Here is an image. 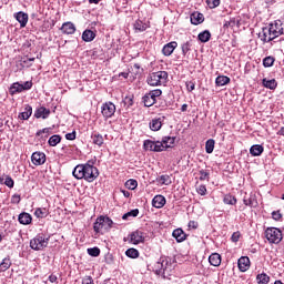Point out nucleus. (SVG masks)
Masks as SVG:
<instances>
[{
	"instance_id": "25",
	"label": "nucleus",
	"mask_w": 284,
	"mask_h": 284,
	"mask_svg": "<svg viewBox=\"0 0 284 284\" xmlns=\"http://www.w3.org/2000/svg\"><path fill=\"white\" fill-rule=\"evenodd\" d=\"M262 84L264 85V88H267L268 90H274L278 87V82H276V79L267 80V78H264L262 80Z\"/></svg>"
},
{
	"instance_id": "16",
	"label": "nucleus",
	"mask_w": 284,
	"mask_h": 284,
	"mask_svg": "<svg viewBox=\"0 0 284 284\" xmlns=\"http://www.w3.org/2000/svg\"><path fill=\"white\" fill-rule=\"evenodd\" d=\"M63 34H74L77 32V27L72 22H64L61 27Z\"/></svg>"
},
{
	"instance_id": "43",
	"label": "nucleus",
	"mask_w": 284,
	"mask_h": 284,
	"mask_svg": "<svg viewBox=\"0 0 284 284\" xmlns=\"http://www.w3.org/2000/svg\"><path fill=\"white\" fill-rule=\"evenodd\" d=\"M138 186L139 182H136L134 179H130L125 182V187H128V190H136Z\"/></svg>"
},
{
	"instance_id": "64",
	"label": "nucleus",
	"mask_w": 284,
	"mask_h": 284,
	"mask_svg": "<svg viewBox=\"0 0 284 284\" xmlns=\"http://www.w3.org/2000/svg\"><path fill=\"white\" fill-rule=\"evenodd\" d=\"M189 227H192V230H196L199 227V222L190 221L189 222Z\"/></svg>"
},
{
	"instance_id": "39",
	"label": "nucleus",
	"mask_w": 284,
	"mask_h": 284,
	"mask_svg": "<svg viewBox=\"0 0 284 284\" xmlns=\"http://www.w3.org/2000/svg\"><path fill=\"white\" fill-rule=\"evenodd\" d=\"M142 103H144V108H152V105H154V101H152V97H150V93H146L142 98Z\"/></svg>"
},
{
	"instance_id": "22",
	"label": "nucleus",
	"mask_w": 284,
	"mask_h": 284,
	"mask_svg": "<svg viewBox=\"0 0 284 284\" xmlns=\"http://www.w3.org/2000/svg\"><path fill=\"white\" fill-rule=\"evenodd\" d=\"M21 92H23V84L19 82H14L11 84L9 89V93L11 94V97H14V94H19Z\"/></svg>"
},
{
	"instance_id": "44",
	"label": "nucleus",
	"mask_w": 284,
	"mask_h": 284,
	"mask_svg": "<svg viewBox=\"0 0 284 284\" xmlns=\"http://www.w3.org/2000/svg\"><path fill=\"white\" fill-rule=\"evenodd\" d=\"M154 145H155V141H152V140H145L143 142L144 150H150V152H154Z\"/></svg>"
},
{
	"instance_id": "17",
	"label": "nucleus",
	"mask_w": 284,
	"mask_h": 284,
	"mask_svg": "<svg viewBox=\"0 0 284 284\" xmlns=\"http://www.w3.org/2000/svg\"><path fill=\"white\" fill-rule=\"evenodd\" d=\"M18 221L21 225H30V223H32V215H30V213L22 212L19 214Z\"/></svg>"
},
{
	"instance_id": "48",
	"label": "nucleus",
	"mask_w": 284,
	"mask_h": 284,
	"mask_svg": "<svg viewBox=\"0 0 284 284\" xmlns=\"http://www.w3.org/2000/svg\"><path fill=\"white\" fill-rule=\"evenodd\" d=\"M181 49H182V54H187L190 52V50H192V42L190 41H186L184 42L182 45H181Z\"/></svg>"
},
{
	"instance_id": "14",
	"label": "nucleus",
	"mask_w": 284,
	"mask_h": 284,
	"mask_svg": "<svg viewBox=\"0 0 284 284\" xmlns=\"http://www.w3.org/2000/svg\"><path fill=\"white\" fill-rule=\"evenodd\" d=\"M166 203L165 196L163 195H155L152 200L153 207H156V210H161Z\"/></svg>"
},
{
	"instance_id": "41",
	"label": "nucleus",
	"mask_w": 284,
	"mask_h": 284,
	"mask_svg": "<svg viewBox=\"0 0 284 284\" xmlns=\"http://www.w3.org/2000/svg\"><path fill=\"white\" fill-rule=\"evenodd\" d=\"M49 145H51V148H55V145H59V143H61V135H52L49 141H48Z\"/></svg>"
},
{
	"instance_id": "31",
	"label": "nucleus",
	"mask_w": 284,
	"mask_h": 284,
	"mask_svg": "<svg viewBox=\"0 0 284 284\" xmlns=\"http://www.w3.org/2000/svg\"><path fill=\"white\" fill-rule=\"evenodd\" d=\"M231 79L230 77H226V75H219L216 79H215V84L221 88L223 85H227V83H230Z\"/></svg>"
},
{
	"instance_id": "53",
	"label": "nucleus",
	"mask_w": 284,
	"mask_h": 284,
	"mask_svg": "<svg viewBox=\"0 0 284 284\" xmlns=\"http://www.w3.org/2000/svg\"><path fill=\"white\" fill-rule=\"evenodd\" d=\"M210 179V173L205 170L200 171V181H207Z\"/></svg>"
},
{
	"instance_id": "20",
	"label": "nucleus",
	"mask_w": 284,
	"mask_h": 284,
	"mask_svg": "<svg viewBox=\"0 0 284 284\" xmlns=\"http://www.w3.org/2000/svg\"><path fill=\"white\" fill-rule=\"evenodd\" d=\"M97 39V33L90 29H87L82 33V40L85 41V43H90L91 41H94Z\"/></svg>"
},
{
	"instance_id": "13",
	"label": "nucleus",
	"mask_w": 284,
	"mask_h": 284,
	"mask_svg": "<svg viewBox=\"0 0 284 284\" xmlns=\"http://www.w3.org/2000/svg\"><path fill=\"white\" fill-rule=\"evenodd\" d=\"M50 116V109H45V106H40L34 111L36 119H48Z\"/></svg>"
},
{
	"instance_id": "57",
	"label": "nucleus",
	"mask_w": 284,
	"mask_h": 284,
	"mask_svg": "<svg viewBox=\"0 0 284 284\" xmlns=\"http://www.w3.org/2000/svg\"><path fill=\"white\" fill-rule=\"evenodd\" d=\"M74 139H77V131H72L71 133L65 134L67 141H74Z\"/></svg>"
},
{
	"instance_id": "2",
	"label": "nucleus",
	"mask_w": 284,
	"mask_h": 284,
	"mask_svg": "<svg viewBox=\"0 0 284 284\" xmlns=\"http://www.w3.org/2000/svg\"><path fill=\"white\" fill-rule=\"evenodd\" d=\"M112 225H114L112 219L100 215L93 223V230L95 234H105V232H110V230H112Z\"/></svg>"
},
{
	"instance_id": "9",
	"label": "nucleus",
	"mask_w": 284,
	"mask_h": 284,
	"mask_svg": "<svg viewBox=\"0 0 284 284\" xmlns=\"http://www.w3.org/2000/svg\"><path fill=\"white\" fill-rule=\"evenodd\" d=\"M31 161L33 165H43V163H45V153L43 152L32 153Z\"/></svg>"
},
{
	"instance_id": "6",
	"label": "nucleus",
	"mask_w": 284,
	"mask_h": 284,
	"mask_svg": "<svg viewBox=\"0 0 284 284\" xmlns=\"http://www.w3.org/2000/svg\"><path fill=\"white\" fill-rule=\"evenodd\" d=\"M258 39H261L263 43H270V41H274V39H276L270 24L262 28V31L258 33Z\"/></svg>"
},
{
	"instance_id": "23",
	"label": "nucleus",
	"mask_w": 284,
	"mask_h": 284,
	"mask_svg": "<svg viewBox=\"0 0 284 284\" xmlns=\"http://www.w3.org/2000/svg\"><path fill=\"white\" fill-rule=\"evenodd\" d=\"M264 151H265V149L263 148V145L254 144L250 149V154L252 156H261V154H263Z\"/></svg>"
},
{
	"instance_id": "50",
	"label": "nucleus",
	"mask_w": 284,
	"mask_h": 284,
	"mask_svg": "<svg viewBox=\"0 0 284 284\" xmlns=\"http://www.w3.org/2000/svg\"><path fill=\"white\" fill-rule=\"evenodd\" d=\"M274 57H266L263 59V65L264 68H272V65H274Z\"/></svg>"
},
{
	"instance_id": "24",
	"label": "nucleus",
	"mask_w": 284,
	"mask_h": 284,
	"mask_svg": "<svg viewBox=\"0 0 284 284\" xmlns=\"http://www.w3.org/2000/svg\"><path fill=\"white\" fill-rule=\"evenodd\" d=\"M209 263L210 265H213V267H219L221 265V254L213 253L209 256Z\"/></svg>"
},
{
	"instance_id": "34",
	"label": "nucleus",
	"mask_w": 284,
	"mask_h": 284,
	"mask_svg": "<svg viewBox=\"0 0 284 284\" xmlns=\"http://www.w3.org/2000/svg\"><path fill=\"white\" fill-rule=\"evenodd\" d=\"M136 216H139V209H134V210L129 211L128 213H125L122 216V220L123 221H129L130 217L136 219Z\"/></svg>"
},
{
	"instance_id": "4",
	"label": "nucleus",
	"mask_w": 284,
	"mask_h": 284,
	"mask_svg": "<svg viewBox=\"0 0 284 284\" xmlns=\"http://www.w3.org/2000/svg\"><path fill=\"white\" fill-rule=\"evenodd\" d=\"M265 237L267 239L268 243L278 245L283 241V232L281 229L277 227H267L265 230Z\"/></svg>"
},
{
	"instance_id": "40",
	"label": "nucleus",
	"mask_w": 284,
	"mask_h": 284,
	"mask_svg": "<svg viewBox=\"0 0 284 284\" xmlns=\"http://www.w3.org/2000/svg\"><path fill=\"white\" fill-rule=\"evenodd\" d=\"M256 281L258 284H267L270 283V276L265 273L257 274Z\"/></svg>"
},
{
	"instance_id": "47",
	"label": "nucleus",
	"mask_w": 284,
	"mask_h": 284,
	"mask_svg": "<svg viewBox=\"0 0 284 284\" xmlns=\"http://www.w3.org/2000/svg\"><path fill=\"white\" fill-rule=\"evenodd\" d=\"M243 203L248 207H256V200L254 197H244Z\"/></svg>"
},
{
	"instance_id": "52",
	"label": "nucleus",
	"mask_w": 284,
	"mask_h": 284,
	"mask_svg": "<svg viewBox=\"0 0 284 284\" xmlns=\"http://www.w3.org/2000/svg\"><path fill=\"white\" fill-rule=\"evenodd\" d=\"M206 6H209L211 10L219 8V6H221V0H206Z\"/></svg>"
},
{
	"instance_id": "33",
	"label": "nucleus",
	"mask_w": 284,
	"mask_h": 284,
	"mask_svg": "<svg viewBox=\"0 0 284 284\" xmlns=\"http://www.w3.org/2000/svg\"><path fill=\"white\" fill-rule=\"evenodd\" d=\"M176 141V136H164L162 138V143H164V148H173Z\"/></svg>"
},
{
	"instance_id": "28",
	"label": "nucleus",
	"mask_w": 284,
	"mask_h": 284,
	"mask_svg": "<svg viewBox=\"0 0 284 284\" xmlns=\"http://www.w3.org/2000/svg\"><path fill=\"white\" fill-rule=\"evenodd\" d=\"M0 183L1 185H7V187H14V180H12V176L10 175H4L3 176H0Z\"/></svg>"
},
{
	"instance_id": "8",
	"label": "nucleus",
	"mask_w": 284,
	"mask_h": 284,
	"mask_svg": "<svg viewBox=\"0 0 284 284\" xmlns=\"http://www.w3.org/2000/svg\"><path fill=\"white\" fill-rule=\"evenodd\" d=\"M145 235L142 231H134L129 235V242L132 243V245H139L141 243H144Z\"/></svg>"
},
{
	"instance_id": "30",
	"label": "nucleus",
	"mask_w": 284,
	"mask_h": 284,
	"mask_svg": "<svg viewBox=\"0 0 284 284\" xmlns=\"http://www.w3.org/2000/svg\"><path fill=\"white\" fill-rule=\"evenodd\" d=\"M197 39H199V41H201V43H207V41H210V39H212V33H210L209 30H205V31L199 33Z\"/></svg>"
},
{
	"instance_id": "62",
	"label": "nucleus",
	"mask_w": 284,
	"mask_h": 284,
	"mask_svg": "<svg viewBox=\"0 0 284 284\" xmlns=\"http://www.w3.org/2000/svg\"><path fill=\"white\" fill-rule=\"evenodd\" d=\"M272 216H273L274 221H281V219L283 217V215L280 212H276V211H274L272 213Z\"/></svg>"
},
{
	"instance_id": "1",
	"label": "nucleus",
	"mask_w": 284,
	"mask_h": 284,
	"mask_svg": "<svg viewBox=\"0 0 284 284\" xmlns=\"http://www.w3.org/2000/svg\"><path fill=\"white\" fill-rule=\"evenodd\" d=\"M72 174L78 181L83 179L87 181V183H94V181L99 179V169L94 166V164H91L89 161L84 164H78L73 169Z\"/></svg>"
},
{
	"instance_id": "12",
	"label": "nucleus",
	"mask_w": 284,
	"mask_h": 284,
	"mask_svg": "<svg viewBox=\"0 0 284 284\" xmlns=\"http://www.w3.org/2000/svg\"><path fill=\"white\" fill-rule=\"evenodd\" d=\"M237 267L240 272H247L250 270V257L242 256L237 261Z\"/></svg>"
},
{
	"instance_id": "58",
	"label": "nucleus",
	"mask_w": 284,
	"mask_h": 284,
	"mask_svg": "<svg viewBox=\"0 0 284 284\" xmlns=\"http://www.w3.org/2000/svg\"><path fill=\"white\" fill-rule=\"evenodd\" d=\"M206 192H207V187H205V185H200L197 187V194H200L201 196H205Z\"/></svg>"
},
{
	"instance_id": "38",
	"label": "nucleus",
	"mask_w": 284,
	"mask_h": 284,
	"mask_svg": "<svg viewBox=\"0 0 284 284\" xmlns=\"http://www.w3.org/2000/svg\"><path fill=\"white\" fill-rule=\"evenodd\" d=\"M122 103L124 104V106L126 108V110L129 108H132L134 105V95H126Z\"/></svg>"
},
{
	"instance_id": "21",
	"label": "nucleus",
	"mask_w": 284,
	"mask_h": 284,
	"mask_svg": "<svg viewBox=\"0 0 284 284\" xmlns=\"http://www.w3.org/2000/svg\"><path fill=\"white\" fill-rule=\"evenodd\" d=\"M161 128H163V121L161 120V118L151 120L150 130H152V132H159Z\"/></svg>"
},
{
	"instance_id": "7",
	"label": "nucleus",
	"mask_w": 284,
	"mask_h": 284,
	"mask_svg": "<svg viewBox=\"0 0 284 284\" xmlns=\"http://www.w3.org/2000/svg\"><path fill=\"white\" fill-rule=\"evenodd\" d=\"M115 112H116V105H114V103L112 102H105L101 106V113L104 116V119H112Z\"/></svg>"
},
{
	"instance_id": "37",
	"label": "nucleus",
	"mask_w": 284,
	"mask_h": 284,
	"mask_svg": "<svg viewBox=\"0 0 284 284\" xmlns=\"http://www.w3.org/2000/svg\"><path fill=\"white\" fill-rule=\"evenodd\" d=\"M134 29L138 32H145L148 30V24L143 23V21H141V20H138L134 23Z\"/></svg>"
},
{
	"instance_id": "59",
	"label": "nucleus",
	"mask_w": 284,
	"mask_h": 284,
	"mask_svg": "<svg viewBox=\"0 0 284 284\" xmlns=\"http://www.w3.org/2000/svg\"><path fill=\"white\" fill-rule=\"evenodd\" d=\"M149 93H151L152 97H155L159 99V97H161V94H163V91L161 89H155V90L150 91Z\"/></svg>"
},
{
	"instance_id": "49",
	"label": "nucleus",
	"mask_w": 284,
	"mask_h": 284,
	"mask_svg": "<svg viewBox=\"0 0 284 284\" xmlns=\"http://www.w3.org/2000/svg\"><path fill=\"white\" fill-rule=\"evenodd\" d=\"M87 252H88L89 256H94V257H97V256H100V255H101V248H99V247H97V246H95V247L88 248Z\"/></svg>"
},
{
	"instance_id": "15",
	"label": "nucleus",
	"mask_w": 284,
	"mask_h": 284,
	"mask_svg": "<svg viewBox=\"0 0 284 284\" xmlns=\"http://www.w3.org/2000/svg\"><path fill=\"white\" fill-rule=\"evenodd\" d=\"M30 116H32V105L26 104L24 111L19 113L18 119H20L21 121H28Z\"/></svg>"
},
{
	"instance_id": "60",
	"label": "nucleus",
	"mask_w": 284,
	"mask_h": 284,
	"mask_svg": "<svg viewBox=\"0 0 284 284\" xmlns=\"http://www.w3.org/2000/svg\"><path fill=\"white\" fill-rule=\"evenodd\" d=\"M26 90H32V81H27L22 84V92Z\"/></svg>"
},
{
	"instance_id": "46",
	"label": "nucleus",
	"mask_w": 284,
	"mask_h": 284,
	"mask_svg": "<svg viewBox=\"0 0 284 284\" xmlns=\"http://www.w3.org/2000/svg\"><path fill=\"white\" fill-rule=\"evenodd\" d=\"M158 267H160L159 273L165 274L168 271V260H162L161 262H158Z\"/></svg>"
},
{
	"instance_id": "45",
	"label": "nucleus",
	"mask_w": 284,
	"mask_h": 284,
	"mask_svg": "<svg viewBox=\"0 0 284 284\" xmlns=\"http://www.w3.org/2000/svg\"><path fill=\"white\" fill-rule=\"evenodd\" d=\"M164 150H168V148L163 143V140L162 141H155L154 152H163Z\"/></svg>"
},
{
	"instance_id": "19",
	"label": "nucleus",
	"mask_w": 284,
	"mask_h": 284,
	"mask_svg": "<svg viewBox=\"0 0 284 284\" xmlns=\"http://www.w3.org/2000/svg\"><path fill=\"white\" fill-rule=\"evenodd\" d=\"M91 140H92V144L98 145L99 148H101V145H103L104 143L103 135L99 132H93L91 134Z\"/></svg>"
},
{
	"instance_id": "51",
	"label": "nucleus",
	"mask_w": 284,
	"mask_h": 284,
	"mask_svg": "<svg viewBox=\"0 0 284 284\" xmlns=\"http://www.w3.org/2000/svg\"><path fill=\"white\" fill-rule=\"evenodd\" d=\"M236 26V18H231L229 21H225L223 24L224 30L227 28H234Z\"/></svg>"
},
{
	"instance_id": "36",
	"label": "nucleus",
	"mask_w": 284,
	"mask_h": 284,
	"mask_svg": "<svg viewBox=\"0 0 284 284\" xmlns=\"http://www.w3.org/2000/svg\"><path fill=\"white\" fill-rule=\"evenodd\" d=\"M214 139H209L205 143V152L206 154H212V152H214Z\"/></svg>"
},
{
	"instance_id": "27",
	"label": "nucleus",
	"mask_w": 284,
	"mask_h": 284,
	"mask_svg": "<svg viewBox=\"0 0 284 284\" xmlns=\"http://www.w3.org/2000/svg\"><path fill=\"white\" fill-rule=\"evenodd\" d=\"M155 181L160 185H172V178L168 174L160 175Z\"/></svg>"
},
{
	"instance_id": "11",
	"label": "nucleus",
	"mask_w": 284,
	"mask_h": 284,
	"mask_svg": "<svg viewBox=\"0 0 284 284\" xmlns=\"http://www.w3.org/2000/svg\"><path fill=\"white\" fill-rule=\"evenodd\" d=\"M178 45L179 43H176V41L166 43L162 49V54H164V57H171L174 50H176Z\"/></svg>"
},
{
	"instance_id": "32",
	"label": "nucleus",
	"mask_w": 284,
	"mask_h": 284,
	"mask_svg": "<svg viewBox=\"0 0 284 284\" xmlns=\"http://www.w3.org/2000/svg\"><path fill=\"white\" fill-rule=\"evenodd\" d=\"M49 214L50 212L45 207H38L34 211V216H37V219H45Z\"/></svg>"
},
{
	"instance_id": "55",
	"label": "nucleus",
	"mask_w": 284,
	"mask_h": 284,
	"mask_svg": "<svg viewBox=\"0 0 284 284\" xmlns=\"http://www.w3.org/2000/svg\"><path fill=\"white\" fill-rule=\"evenodd\" d=\"M196 84L193 81H187L186 82V90L187 92H193V90H195Z\"/></svg>"
},
{
	"instance_id": "35",
	"label": "nucleus",
	"mask_w": 284,
	"mask_h": 284,
	"mask_svg": "<svg viewBox=\"0 0 284 284\" xmlns=\"http://www.w3.org/2000/svg\"><path fill=\"white\" fill-rule=\"evenodd\" d=\"M223 201H224L225 205H236V196H234L232 194L224 195Z\"/></svg>"
},
{
	"instance_id": "56",
	"label": "nucleus",
	"mask_w": 284,
	"mask_h": 284,
	"mask_svg": "<svg viewBox=\"0 0 284 284\" xmlns=\"http://www.w3.org/2000/svg\"><path fill=\"white\" fill-rule=\"evenodd\" d=\"M239 239H241V232H234L233 234H232V236H231V241L233 242V243H239Z\"/></svg>"
},
{
	"instance_id": "5",
	"label": "nucleus",
	"mask_w": 284,
	"mask_h": 284,
	"mask_svg": "<svg viewBox=\"0 0 284 284\" xmlns=\"http://www.w3.org/2000/svg\"><path fill=\"white\" fill-rule=\"evenodd\" d=\"M48 243H50V237H45L43 234H38L30 241V247L31 250L39 252L44 250V247H48Z\"/></svg>"
},
{
	"instance_id": "29",
	"label": "nucleus",
	"mask_w": 284,
	"mask_h": 284,
	"mask_svg": "<svg viewBox=\"0 0 284 284\" xmlns=\"http://www.w3.org/2000/svg\"><path fill=\"white\" fill-rule=\"evenodd\" d=\"M11 266H12V261L10 260V256L4 257L0 263V272H7V270H10Z\"/></svg>"
},
{
	"instance_id": "61",
	"label": "nucleus",
	"mask_w": 284,
	"mask_h": 284,
	"mask_svg": "<svg viewBox=\"0 0 284 284\" xmlns=\"http://www.w3.org/2000/svg\"><path fill=\"white\" fill-rule=\"evenodd\" d=\"M11 201L12 203H18V204L21 203V195L19 194L12 195Z\"/></svg>"
},
{
	"instance_id": "3",
	"label": "nucleus",
	"mask_w": 284,
	"mask_h": 284,
	"mask_svg": "<svg viewBox=\"0 0 284 284\" xmlns=\"http://www.w3.org/2000/svg\"><path fill=\"white\" fill-rule=\"evenodd\" d=\"M168 71L152 72L146 78V83L152 88H156L159 85H163V83H168Z\"/></svg>"
},
{
	"instance_id": "18",
	"label": "nucleus",
	"mask_w": 284,
	"mask_h": 284,
	"mask_svg": "<svg viewBox=\"0 0 284 284\" xmlns=\"http://www.w3.org/2000/svg\"><path fill=\"white\" fill-rule=\"evenodd\" d=\"M172 236L176 240L178 243H183V241H185V239L187 237L182 229H175L172 233Z\"/></svg>"
},
{
	"instance_id": "54",
	"label": "nucleus",
	"mask_w": 284,
	"mask_h": 284,
	"mask_svg": "<svg viewBox=\"0 0 284 284\" xmlns=\"http://www.w3.org/2000/svg\"><path fill=\"white\" fill-rule=\"evenodd\" d=\"M50 132H52V128H44L42 130H39L36 133V136H41V134H50Z\"/></svg>"
},
{
	"instance_id": "42",
	"label": "nucleus",
	"mask_w": 284,
	"mask_h": 284,
	"mask_svg": "<svg viewBox=\"0 0 284 284\" xmlns=\"http://www.w3.org/2000/svg\"><path fill=\"white\" fill-rule=\"evenodd\" d=\"M125 256H128L129 258H139V250L129 248L125 251Z\"/></svg>"
},
{
	"instance_id": "26",
	"label": "nucleus",
	"mask_w": 284,
	"mask_h": 284,
	"mask_svg": "<svg viewBox=\"0 0 284 284\" xmlns=\"http://www.w3.org/2000/svg\"><path fill=\"white\" fill-rule=\"evenodd\" d=\"M203 13L194 12L191 14V23L193 26H199L200 23H203Z\"/></svg>"
},
{
	"instance_id": "10",
	"label": "nucleus",
	"mask_w": 284,
	"mask_h": 284,
	"mask_svg": "<svg viewBox=\"0 0 284 284\" xmlns=\"http://www.w3.org/2000/svg\"><path fill=\"white\" fill-rule=\"evenodd\" d=\"M13 17L20 23V28H26V26H28V13L20 11L14 13Z\"/></svg>"
},
{
	"instance_id": "63",
	"label": "nucleus",
	"mask_w": 284,
	"mask_h": 284,
	"mask_svg": "<svg viewBox=\"0 0 284 284\" xmlns=\"http://www.w3.org/2000/svg\"><path fill=\"white\" fill-rule=\"evenodd\" d=\"M82 284H94V280H92V276H87L82 280Z\"/></svg>"
}]
</instances>
